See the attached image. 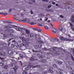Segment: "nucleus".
<instances>
[{
	"label": "nucleus",
	"instance_id": "f257e3e1",
	"mask_svg": "<svg viewBox=\"0 0 74 74\" xmlns=\"http://www.w3.org/2000/svg\"><path fill=\"white\" fill-rule=\"evenodd\" d=\"M4 28L8 29L9 28H14V29H16V30L17 31H19V32H22L21 36H26V34H28V37H34L33 34L32 33H30V30L26 28H22L20 27L10 25H8L5 26ZM23 30L25 31V33L24 32H23Z\"/></svg>",
	"mask_w": 74,
	"mask_h": 74
},
{
	"label": "nucleus",
	"instance_id": "f03ea898",
	"mask_svg": "<svg viewBox=\"0 0 74 74\" xmlns=\"http://www.w3.org/2000/svg\"><path fill=\"white\" fill-rule=\"evenodd\" d=\"M20 38L21 40H22V41L23 43L22 44H20L19 46L21 47H23V46H25V47H28L29 44H30V42H29V39L25 38L23 37H20Z\"/></svg>",
	"mask_w": 74,
	"mask_h": 74
},
{
	"label": "nucleus",
	"instance_id": "7ed1b4c3",
	"mask_svg": "<svg viewBox=\"0 0 74 74\" xmlns=\"http://www.w3.org/2000/svg\"><path fill=\"white\" fill-rule=\"evenodd\" d=\"M59 38L61 40H62L63 41H73V40L72 39H68L66 38H64V37L63 36H60L59 37Z\"/></svg>",
	"mask_w": 74,
	"mask_h": 74
},
{
	"label": "nucleus",
	"instance_id": "20e7f679",
	"mask_svg": "<svg viewBox=\"0 0 74 74\" xmlns=\"http://www.w3.org/2000/svg\"><path fill=\"white\" fill-rule=\"evenodd\" d=\"M18 69V67L15 66L13 68L14 70H12L10 72V74H16V70Z\"/></svg>",
	"mask_w": 74,
	"mask_h": 74
},
{
	"label": "nucleus",
	"instance_id": "39448f33",
	"mask_svg": "<svg viewBox=\"0 0 74 74\" xmlns=\"http://www.w3.org/2000/svg\"><path fill=\"white\" fill-rule=\"evenodd\" d=\"M35 35L36 39H37V40H41V38L40 36L37 34H35Z\"/></svg>",
	"mask_w": 74,
	"mask_h": 74
},
{
	"label": "nucleus",
	"instance_id": "423d86ee",
	"mask_svg": "<svg viewBox=\"0 0 74 74\" xmlns=\"http://www.w3.org/2000/svg\"><path fill=\"white\" fill-rule=\"evenodd\" d=\"M53 69V68L52 67H50L49 71L51 73H53V71L52 70Z\"/></svg>",
	"mask_w": 74,
	"mask_h": 74
},
{
	"label": "nucleus",
	"instance_id": "0eeeda50",
	"mask_svg": "<svg viewBox=\"0 0 74 74\" xmlns=\"http://www.w3.org/2000/svg\"><path fill=\"white\" fill-rule=\"evenodd\" d=\"M20 44L18 45V43L16 42L15 43L14 46H16V47H22V46H19Z\"/></svg>",
	"mask_w": 74,
	"mask_h": 74
},
{
	"label": "nucleus",
	"instance_id": "6e6552de",
	"mask_svg": "<svg viewBox=\"0 0 74 74\" xmlns=\"http://www.w3.org/2000/svg\"><path fill=\"white\" fill-rule=\"evenodd\" d=\"M71 21L72 22H74V15H73L71 17Z\"/></svg>",
	"mask_w": 74,
	"mask_h": 74
},
{
	"label": "nucleus",
	"instance_id": "1a4fd4ad",
	"mask_svg": "<svg viewBox=\"0 0 74 74\" xmlns=\"http://www.w3.org/2000/svg\"><path fill=\"white\" fill-rule=\"evenodd\" d=\"M58 29L60 31H62L63 30V28L62 27V26H60L58 27Z\"/></svg>",
	"mask_w": 74,
	"mask_h": 74
},
{
	"label": "nucleus",
	"instance_id": "9d476101",
	"mask_svg": "<svg viewBox=\"0 0 74 74\" xmlns=\"http://www.w3.org/2000/svg\"><path fill=\"white\" fill-rule=\"evenodd\" d=\"M38 43L40 44H44V41L42 40H39L38 41Z\"/></svg>",
	"mask_w": 74,
	"mask_h": 74
},
{
	"label": "nucleus",
	"instance_id": "9b49d317",
	"mask_svg": "<svg viewBox=\"0 0 74 74\" xmlns=\"http://www.w3.org/2000/svg\"><path fill=\"white\" fill-rule=\"evenodd\" d=\"M30 60L31 61H35V60H38L37 59H35L33 58V57H32L31 58Z\"/></svg>",
	"mask_w": 74,
	"mask_h": 74
},
{
	"label": "nucleus",
	"instance_id": "f8f14e48",
	"mask_svg": "<svg viewBox=\"0 0 74 74\" xmlns=\"http://www.w3.org/2000/svg\"><path fill=\"white\" fill-rule=\"evenodd\" d=\"M0 55H3V56H5V54L4 52H0Z\"/></svg>",
	"mask_w": 74,
	"mask_h": 74
},
{
	"label": "nucleus",
	"instance_id": "ddd939ff",
	"mask_svg": "<svg viewBox=\"0 0 74 74\" xmlns=\"http://www.w3.org/2000/svg\"><path fill=\"white\" fill-rule=\"evenodd\" d=\"M10 31H12V33H13L14 32V30L12 29H9L8 30V32H10Z\"/></svg>",
	"mask_w": 74,
	"mask_h": 74
},
{
	"label": "nucleus",
	"instance_id": "4468645a",
	"mask_svg": "<svg viewBox=\"0 0 74 74\" xmlns=\"http://www.w3.org/2000/svg\"><path fill=\"white\" fill-rule=\"evenodd\" d=\"M10 47H11L12 48H14L15 47V45L12 44H11Z\"/></svg>",
	"mask_w": 74,
	"mask_h": 74
},
{
	"label": "nucleus",
	"instance_id": "2eb2a0df",
	"mask_svg": "<svg viewBox=\"0 0 74 74\" xmlns=\"http://www.w3.org/2000/svg\"><path fill=\"white\" fill-rule=\"evenodd\" d=\"M28 66L30 67V68H31V67H32V68H34V67H36V66H34V67L33 66V65H32L30 64Z\"/></svg>",
	"mask_w": 74,
	"mask_h": 74
},
{
	"label": "nucleus",
	"instance_id": "dca6fc26",
	"mask_svg": "<svg viewBox=\"0 0 74 74\" xmlns=\"http://www.w3.org/2000/svg\"><path fill=\"white\" fill-rule=\"evenodd\" d=\"M41 62H42V63H45L46 62V60H42L41 61Z\"/></svg>",
	"mask_w": 74,
	"mask_h": 74
},
{
	"label": "nucleus",
	"instance_id": "f3484780",
	"mask_svg": "<svg viewBox=\"0 0 74 74\" xmlns=\"http://www.w3.org/2000/svg\"><path fill=\"white\" fill-rule=\"evenodd\" d=\"M4 69H7L8 68V65H5L3 67Z\"/></svg>",
	"mask_w": 74,
	"mask_h": 74
},
{
	"label": "nucleus",
	"instance_id": "a211bd4d",
	"mask_svg": "<svg viewBox=\"0 0 74 74\" xmlns=\"http://www.w3.org/2000/svg\"><path fill=\"white\" fill-rule=\"evenodd\" d=\"M47 73H48V71H45L42 73V74H47Z\"/></svg>",
	"mask_w": 74,
	"mask_h": 74
},
{
	"label": "nucleus",
	"instance_id": "6ab92c4d",
	"mask_svg": "<svg viewBox=\"0 0 74 74\" xmlns=\"http://www.w3.org/2000/svg\"><path fill=\"white\" fill-rule=\"evenodd\" d=\"M44 27L45 29H46L47 30H48V27H47V26H45Z\"/></svg>",
	"mask_w": 74,
	"mask_h": 74
},
{
	"label": "nucleus",
	"instance_id": "aec40b11",
	"mask_svg": "<svg viewBox=\"0 0 74 74\" xmlns=\"http://www.w3.org/2000/svg\"><path fill=\"white\" fill-rule=\"evenodd\" d=\"M2 14H3V15H4V16H6V15H7L8 14H7V13H3Z\"/></svg>",
	"mask_w": 74,
	"mask_h": 74
},
{
	"label": "nucleus",
	"instance_id": "412c9836",
	"mask_svg": "<svg viewBox=\"0 0 74 74\" xmlns=\"http://www.w3.org/2000/svg\"><path fill=\"white\" fill-rule=\"evenodd\" d=\"M38 26H40V27H42V24H41L40 23L38 24Z\"/></svg>",
	"mask_w": 74,
	"mask_h": 74
},
{
	"label": "nucleus",
	"instance_id": "4be33fe9",
	"mask_svg": "<svg viewBox=\"0 0 74 74\" xmlns=\"http://www.w3.org/2000/svg\"><path fill=\"white\" fill-rule=\"evenodd\" d=\"M13 15H14V18L15 19H16V18H17V17H16V15L15 14H14Z\"/></svg>",
	"mask_w": 74,
	"mask_h": 74
},
{
	"label": "nucleus",
	"instance_id": "5701e85b",
	"mask_svg": "<svg viewBox=\"0 0 74 74\" xmlns=\"http://www.w3.org/2000/svg\"><path fill=\"white\" fill-rule=\"evenodd\" d=\"M43 57V56L41 55H40L38 57V58L39 59H40V58H42Z\"/></svg>",
	"mask_w": 74,
	"mask_h": 74
},
{
	"label": "nucleus",
	"instance_id": "b1692460",
	"mask_svg": "<svg viewBox=\"0 0 74 74\" xmlns=\"http://www.w3.org/2000/svg\"><path fill=\"white\" fill-rule=\"evenodd\" d=\"M27 72L25 71H24L23 72V74H27Z\"/></svg>",
	"mask_w": 74,
	"mask_h": 74
},
{
	"label": "nucleus",
	"instance_id": "393cba45",
	"mask_svg": "<svg viewBox=\"0 0 74 74\" xmlns=\"http://www.w3.org/2000/svg\"><path fill=\"white\" fill-rule=\"evenodd\" d=\"M53 67H55V68H57L58 66L56 64H54L53 65Z\"/></svg>",
	"mask_w": 74,
	"mask_h": 74
},
{
	"label": "nucleus",
	"instance_id": "a878e982",
	"mask_svg": "<svg viewBox=\"0 0 74 74\" xmlns=\"http://www.w3.org/2000/svg\"><path fill=\"white\" fill-rule=\"evenodd\" d=\"M11 51L12 52V51L11 50H9L8 51V54H9V55L11 54Z\"/></svg>",
	"mask_w": 74,
	"mask_h": 74
},
{
	"label": "nucleus",
	"instance_id": "bb28decb",
	"mask_svg": "<svg viewBox=\"0 0 74 74\" xmlns=\"http://www.w3.org/2000/svg\"><path fill=\"white\" fill-rule=\"evenodd\" d=\"M20 56L21 58L22 59L23 58V55L21 54L20 55Z\"/></svg>",
	"mask_w": 74,
	"mask_h": 74
},
{
	"label": "nucleus",
	"instance_id": "cd10ccee",
	"mask_svg": "<svg viewBox=\"0 0 74 74\" xmlns=\"http://www.w3.org/2000/svg\"><path fill=\"white\" fill-rule=\"evenodd\" d=\"M53 49L54 51H56L57 49V47H53Z\"/></svg>",
	"mask_w": 74,
	"mask_h": 74
},
{
	"label": "nucleus",
	"instance_id": "c85d7f7f",
	"mask_svg": "<svg viewBox=\"0 0 74 74\" xmlns=\"http://www.w3.org/2000/svg\"><path fill=\"white\" fill-rule=\"evenodd\" d=\"M37 30L38 32H41V29H37Z\"/></svg>",
	"mask_w": 74,
	"mask_h": 74
},
{
	"label": "nucleus",
	"instance_id": "c756f323",
	"mask_svg": "<svg viewBox=\"0 0 74 74\" xmlns=\"http://www.w3.org/2000/svg\"><path fill=\"white\" fill-rule=\"evenodd\" d=\"M33 52H38V51H36L34 50L33 49H32Z\"/></svg>",
	"mask_w": 74,
	"mask_h": 74
},
{
	"label": "nucleus",
	"instance_id": "7c9ffc66",
	"mask_svg": "<svg viewBox=\"0 0 74 74\" xmlns=\"http://www.w3.org/2000/svg\"><path fill=\"white\" fill-rule=\"evenodd\" d=\"M4 64H3V63H0V66H3V65H4Z\"/></svg>",
	"mask_w": 74,
	"mask_h": 74
},
{
	"label": "nucleus",
	"instance_id": "2f4dec72",
	"mask_svg": "<svg viewBox=\"0 0 74 74\" xmlns=\"http://www.w3.org/2000/svg\"><path fill=\"white\" fill-rule=\"evenodd\" d=\"M58 64H62V62L61 61L59 62H58Z\"/></svg>",
	"mask_w": 74,
	"mask_h": 74
},
{
	"label": "nucleus",
	"instance_id": "473e14b6",
	"mask_svg": "<svg viewBox=\"0 0 74 74\" xmlns=\"http://www.w3.org/2000/svg\"><path fill=\"white\" fill-rule=\"evenodd\" d=\"M29 68L28 67H26L25 69V70H29Z\"/></svg>",
	"mask_w": 74,
	"mask_h": 74
},
{
	"label": "nucleus",
	"instance_id": "72a5a7b5",
	"mask_svg": "<svg viewBox=\"0 0 74 74\" xmlns=\"http://www.w3.org/2000/svg\"><path fill=\"white\" fill-rule=\"evenodd\" d=\"M11 23V22L10 21H6V23Z\"/></svg>",
	"mask_w": 74,
	"mask_h": 74
},
{
	"label": "nucleus",
	"instance_id": "f704fd0d",
	"mask_svg": "<svg viewBox=\"0 0 74 74\" xmlns=\"http://www.w3.org/2000/svg\"><path fill=\"white\" fill-rule=\"evenodd\" d=\"M71 74H74V71H71Z\"/></svg>",
	"mask_w": 74,
	"mask_h": 74
},
{
	"label": "nucleus",
	"instance_id": "c9c22d12",
	"mask_svg": "<svg viewBox=\"0 0 74 74\" xmlns=\"http://www.w3.org/2000/svg\"><path fill=\"white\" fill-rule=\"evenodd\" d=\"M71 58L72 59V60H73V61H74V58H73V56H71Z\"/></svg>",
	"mask_w": 74,
	"mask_h": 74
},
{
	"label": "nucleus",
	"instance_id": "e433bc0d",
	"mask_svg": "<svg viewBox=\"0 0 74 74\" xmlns=\"http://www.w3.org/2000/svg\"><path fill=\"white\" fill-rule=\"evenodd\" d=\"M3 36L4 38H6V37H7V35L5 34H4Z\"/></svg>",
	"mask_w": 74,
	"mask_h": 74
},
{
	"label": "nucleus",
	"instance_id": "4c0bfd02",
	"mask_svg": "<svg viewBox=\"0 0 74 74\" xmlns=\"http://www.w3.org/2000/svg\"><path fill=\"white\" fill-rule=\"evenodd\" d=\"M52 32L53 33H54V34H55V33H56V32L54 31H53V30H52Z\"/></svg>",
	"mask_w": 74,
	"mask_h": 74
},
{
	"label": "nucleus",
	"instance_id": "58836bf2",
	"mask_svg": "<svg viewBox=\"0 0 74 74\" xmlns=\"http://www.w3.org/2000/svg\"><path fill=\"white\" fill-rule=\"evenodd\" d=\"M34 47L35 48L37 49L38 48V46L35 45L34 46Z\"/></svg>",
	"mask_w": 74,
	"mask_h": 74
},
{
	"label": "nucleus",
	"instance_id": "ea45409f",
	"mask_svg": "<svg viewBox=\"0 0 74 74\" xmlns=\"http://www.w3.org/2000/svg\"><path fill=\"white\" fill-rule=\"evenodd\" d=\"M41 47H42V45H41L40 44L38 45V47H39V48H41Z\"/></svg>",
	"mask_w": 74,
	"mask_h": 74
},
{
	"label": "nucleus",
	"instance_id": "a19ab883",
	"mask_svg": "<svg viewBox=\"0 0 74 74\" xmlns=\"http://www.w3.org/2000/svg\"><path fill=\"white\" fill-rule=\"evenodd\" d=\"M42 1H46V2H48V1L46 0H42Z\"/></svg>",
	"mask_w": 74,
	"mask_h": 74
},
{
	"label": "nucleus",
	"instance_id": "79ce46f5",
	"mask_svg": "<svg viewBox=\"0 0 74 74\" xmlns=\"http://www.w3.org/2000/svg\"><path fill=\"white\" fill-rule=\"evenodd\" d=\"M56 40V41H57V42H58V41H59V39H58L57 38H56L55 39Z\"/></svg>",
	"mask_w": 74,
	"mask_h": 74
},
{
	"label": "nucleus",
	"instance_id": "37998d69",
	"mask_svg": "<svg viewBox=\"0 0 74 74\" xmlns=\"http://www.w3.org/2000/svg\"><path fill=\"white\" fill-rule=\"evenodd\" d=\"M33 29L34 30H37V29L36 28H33Z\"/></svg>",
	"mask_w": 74,
	"mask_h": 74
},
{
	"label": "nucleus",
	"instance_id": "c03bdc74",
	"mask_svg": "<svg viewBox=\"0 0 74 74\" xmlns=\"http://www.w3.org/2000/svg\"><path fill=\"white\" fill-rule=\"evenodd\" d=\"M20 62L21 63L20 64L21 66H23V64H22V62H21V61H20Z\"/></svg>",
	"mask_w": 74,
	"mask_h": 74
},
{
	"label": "nucleus",
	"instance_id": "a18cd8bd",
	"mask_svg": "<svg viewBox=\"0 0 74 74\" xmlns=\"http://www.w3.org/2000/svg\"><path fill=\"white\" fill-rule=\"evenodd\" d=\"M13 34H10V36L11 37H13Z\"/></svg>",
	"mask_w": 74,
	"mask_h": 74
},
{
	"label": "nucleus",
	"instance_id": "49530a36",
	"mask_svg": "<svg viewBox=\"0 0 74 74\" xmlns=\"http://www.w3.org/2000/svg\"><path fill=\"white\" fill-rule=\"evenodd\" d=\"M0 59H1V60H4V58H2L1 57H0Z\"/></svg>",
	"mask_w": 74,
	"mask_h": 74
},
{
	"label": "nucleus",
	"instance_id": "de8ad7c7",
	"mask_svg": "<svg viewBox=\"0 0 74 74\" xmlns=\"http://www.w3.org/2000/svg\"><path fill=\"white\" fill-rule=\"evenodd\" d=\"M0 50H1V51H3V48H0Z\"/></svg>",
	"mask_w": 74,
	"mask_h": 74
},
{
	"label": "nucleus",
	"instance_id": "09e8293b",
	"mask_svg": "<svg viewBox=\"0 0 74 74\" xmlns=\"http://www.w3.org/2000/svg\"><path fill=\"white\" fill-rule=\"evenodd\" d=\"M60 17L62 18H63V16H62V15H60Z\"/></svg>",
	"mask_w": 74,
	"mask_h": 74
},
{
	"label": "nucleus",
	"instance_id": "8fccbe9b",
	"mask_svg": "<svg viewBox=\"0 0 74 74\" xmlns=\"http://www.w3.org/2000/svg\"><path fill=\"white\" fill-rule=\"evenodd\" d=\"M71 29L72 30H73V31H74V28H73V27H71Z\"/></svg>",
	"mask_w": 74,
	"mask_h": 74
},
{
	"label": "nucleus",
	"instance_id": "3c124183",
	"mask_svg": "<svg viewBox=\"0 0 74 74\" xmlns=\"http://www.w3.org/2000/svg\"><path fill=\"white\" fill-rule=\"evenodd\" d=\"M30 25H34V23L31 22L30 23Z\"/></svg>",
	"mask_w": 74,
	"mask_h": 74
},
{
	"label": "nucleus",
	"instance_id": "603ef678",
	"mask_svg": "<svg viewBox=\"0 0 74 74\" xmlns=\"http://www.w3.org/2000/svg\"><path fill=\"white\" fill-rule=\"evenodd\" d=\"M51 5H49L48 7V8H51Z\"/></svg>",
	"mask_w": 74,
	"mask_h": 74
},
{
	"label": "nucleus",
	"instance_id": "864d4df0",
	"mask_svg": "<svg viewBox=\"0 0 74 74\" xmlns=\"http://www.w3.org/2000/svg\"><path fill=\"white\" fill-rule=\"evenodd\" d=\"M13 66H14V64H11V67H13Z\"/></svg>",
	"mask_w": 74,
	"mask_h": 74
},
{
	"label": "nucleus",
	"instance_id": "5fc2aeb1",
	"mask_svg": "<svg viewBox=\"0 0 74 74\" xmlns=\"http://www.w3.org/2000/svg\"><path fill=\"white\" fill-rule=\"evenodd\" d=\"M22 21H23L24 22H26V20L25 19H24L22 20Z\"/></svg>",
	"mask_w": 74,
	"mask_h": 74
},
{
	"label": "nucleus",
	"instance_id": "6e6d98bb",
	"mask_svg": "<svg viewBox=\"0 0 74 74\" xmlns=\"http://www.w3.org/2000/svg\"><path fill=\"white\" fill-rule=\"evenodd\" d=\"M3 23H6V21H3Z\"/></svg>",
	"mask_w": 74,
	"mask_h": 74
},
{
	"label": "nucleus",
	"instance_id": "4d7b16f0",
	"mask_svg": "<svg viewBox=\"0 0 74 74\" xmlns=\"http://www.w3.org/2000/svg\"><path fill=\"white\" fill-rule=\"evenodd\" d=\"M70 26H73V24H72V23H71L70 24Z\"/></svg>",
	"mask_w": 74,
	"mask_h": 74
},
{
	"label": "nucleus",
	"instance_id": "13d9d810",
	"mask_svg": "<svg viewBox=\"0 0 74 74\" xmlns=\"http://www.w3.org/2000/svg\"><path fill=\"white\" fill-rule=\"evenodd\" d=\"M11 9H9V11L10 12H11Z\"/></svg>",
	"mask_w": 74,
	"mask_h": 74
},
{
	"label": "nucleus",
	"instance_id": "bf43d9fd",
	"mask_svg": "<svg viewBox=\"0 0 74 74\" xmlns=\"http://www.w3.org/2000/svg\"><path fill=\"white\" fill-rule=\"evenodd\" d=\"M56 3L55 2H53L52 3V4H55Z\"/></svg>",
	"mask_w": 74,
	"mask_h": 74
},
{
	"label": "nucleus",
	"instance_id": "052dcab7",
	"mask_svg": "<svg viewBox=\"0 0 74 74\" xmlns=\"http://www.w3.org/2000/svg\"><path fill=\"white\" fill-rule=\"evenodd\" d=\"M45 21H47V20H48V18H46V19H45Z\"/></svg>",
	"mask_w": 74,
	"mask_h": 74
},
{
	"label": "nucleus",
	"instance_id": "680f3d73",
	"mask_svg": "<svg viewBox=\"0 0 74 74\" xmlns=\"http://www.w3.org/2000/svg\"><path fill=\"white\" fill-rule=\"evenodd\" d=\"M51 26L52 28H53V25H52V24H51Z\"/></svg>",
	"mask_w": 74,
	"mask_h": 74
},
{
	"label": "nucleus",
	"instance_id": "e2e57ef3",
	"mask_svg": "<svg viewBox=\"0 0 74 74\" xmlns=\"http://www.w3.org/2000/svg\"><path fill=\"white\" fill-rule=\"evenodd\" d=\"M29 4H33V3H31V2H29Z\"/></svg>",
	"mask_w": 74,
	"mask_h": 74
},
{
	"label": "nucleus",
	"instance_id": "0e129e2a",
	"mask_svg": "<svg viewBox=\"0 0 74 74\" xmlns=\"http://www.w3.org/2000/svg\"><path fill=\"white\" fill-rule=\"evenodd\" d=\"M31 14H33V12L32 11H31Z\"/></svg>",
	"mask_w": 74,
	"mask_h": 74
},
{
	"label": "nucleus",
	"instance_id": "69168bd1",
	"mask_svg": "<svg viewBox=\"0 0 74 74\" xmlns=\"http://www.w3.org/2000/svg\"><path fill=\"white\" fill-rule=\"evenodd\" d=\"M56 6H58V4L56 3Z\"/></svg>",
	"mask_w": 74,
	"mask_h": 74
},
{
	"label": "nucleus",
	"instance_id": "338daca9",
	"mask_svg": "<svg viewBox=\"0 0 74 74\" xmlns=\"http://www.w3.org/2000/svg\"><path fill=\"white\" fill-rule=\"evenodd\" d=\"M70 63H71V61H69L68 62V63L69 64H70Z\"/></svg>",
	"mask_w": 74,
	"mask_h": 74
},
{
	"label": "nucleus",
	"instance_id": "774afa93",
	"mask_svg": "<svg viewBox=\"0 0 74 74\" xmlns=\"http://www.w3.org/2000/svg\"><path fill=\"white\" fill-rule=\"evenodd\" d=\"M50 21H51L50 20H48L47 21L48 22H50Z\"/></svg>",
	"mask_w": 74,
	"mask_h": 74
}]
</instances>
